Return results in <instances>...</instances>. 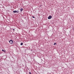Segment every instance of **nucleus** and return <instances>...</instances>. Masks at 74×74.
Returning a JSON list of instances; mask_svg holds the SVG:
<instances>
[{
	"label": "nucleus",
	"mask_w": 74,
	"mask_h": 74,
	"mask_svg": "<svg viewBox=\"0 0 74 74\" xmlns=\"http://www.w3.org/2000/svg\"><path fill=\"white\" fill-rule=\"evenodd\" d=\"M21 11V12H22V11H23V9L22 8H21V9H20Z\"/></svg>",
	"instance_id": "20e7f679"
},
{
	"label": "nucleus",
	"mask_w": 74,
	"mask_h": 74,
	"mask_svg": "<svg viewBox=\"0 0 74 74\" xmlns=\"http://www.w3.org/2000/svg\"><path fill=\"white\" fill-rule=\"evenodd\" d=\"M9 42L10 44H13V41H12V40H11L9 41Z\"/></svg>",
	"instance_id": "f257e3e1"
},
{
	"label": "nucleus",
	"mask_w": 74,
	"mask_h": 74,
	"mask_svg": "<svg viewBox=\"0 0 74 74\" xmlns=\"http://www.w3.org/2000/svg\"><path fill=\"white\" fill-rule=\"evenodd\" d=\"M51 18H52V16H49L48 17V19H51Z\"/></svg>",
	"instance_id": "7ed1b4c3"
},
{
	"label": "nucleus",
	"mask_w": 74,
	"mask_h": 74,
	"mask_svg": "<svg viewBox=\"0 0 74 74\" xmlns=\"http://www.w3.org/2000/svg\"><path fill=\"white\" fill-rule=\"evenodd\" d=\"M73 30H74V28H73Z\"/></svg>",
	"instance_id": "9d476101"
},
{
	"label": "nucleus",
	"mask_w": 74,
	"mask_h": 74,
	"mask_svg": "<svg viewBox=\"0 0 74 74\" xmlns=\"http://www.w3.org/2000/svg\"><path fill=\"white\" fill-rule=\"evenodd\" d=\"M13 30H15V29H13Z\"/></svg>",
	"instance_id": "9b49d317"
},
{
	"label": "nucleus",
	"mask_w": 74,
	"mask_h": 74,
	"mask_svg": "<svg viewBox=\"0 0 74 74\" xmlns=\"http://www.w3.org/2000/svg\"><path fill=\"white\" fill-rule=\"evenodd\" d=\"M32 18H35V17H34V16H33Z\"/></svg>",
	"instance_id": "6e6552de"
},
{
	"label": "nucleus",
	"mask_w": 74,
	"mask_h": 74,
	"mask_svg": "<svg viewBox=\"0 0 74 74\" xmlns=\"http://www.w3.org/2000/svg\"><path fill=\"white\" fill-rule=\"evenodd\" d=\"M2 51H3L4 52L5 51H4V50L3 49H2Z\"/></svg>",
	"instance_id": "0eeeda50"
},
{
	"label": "nucleus",
	"mask_w": 74,
	"mask_h": 74,
	"mask_svg": "<svg viewBox=\"0 0 74 74\" xmlns=\"http://www.w3.org/2000/svg\"><path fill=\"white\" fill-rule=\"evenodd\" d=\"M56 43H54L53 45H56Z\"/></svg>",
	"instance_id": "39448f33"
},
{
	"label": "nucleus",
	"mask_w": 74,
	"mask_h": 74,
	"mask_svg": "<svg viewBox=\"0 0 74 74\" xmlns=\"http://www.w3.org/2000/svg\"><path fill=\"white\" fill-rule=\"evenodd\" d=\"M29 74H31V72H29Z\"/></svg>",
	"instance_id": "1a4fd4ad"
},
{
	"label": "nucleus",
	"mask_w": 74,
	"mask_h": 74,
	"mask_svg": "<svg viewBox=\"0 0 74 74\" xmlns=\"http://www.w3.org/2000/svg\"><path fill=\"white\" fill-rule=\"evenodd\" d=\"M13 12L14 13H19V11H16V10H14L13 11Z\"/></svg>",
	"instance_id": "f03ea898"
},
{
	"label": "nucleus",
	"mask_w": 74,
	"mask_h": 74,
	"mask_svg": "<svg viewBox=\"0 0 74 74\" xmlns=\"http://www.w3.org/2000/svg\"><path fill=\"white\" fill-rule=\"evenodd\" d=\"M23 45V43H21V45Z\"/></svg>",
	"instance_id": "423d86ee"
}]
</instances>
